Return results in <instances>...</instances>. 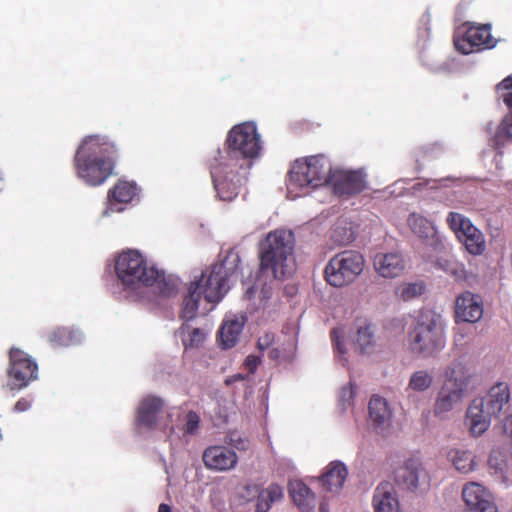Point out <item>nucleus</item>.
Returning <instances> with one entry per match:
<instances>
[{
    "mask_svg": "<svg viewBox=\"0 0 512 512\" xmlns=\"http://www.w3.org/2000/svg\"><path fill=\"white\" fill-rule=\"evenodd\" d=\"M31 407V401L28 399V398H20L15 406H14V411L15 412H24V411H27L29 408Z\"/></svg>",
    "mask_w": 512,
    "mask_h": 512,
    "instance_id": "nucleus-45",
    "label": "nucleus"
},
{
    "mask_svg": "<svg viewBox=\"0 0 512 512\" xmlns=\"http://www.w3.org/2000/svg\"><path fill=\"white\" fill-rule=\"evenodd\" d=\"M331 240L338 246H346L355 240L352 228L336 224L331 231Z\"/></svg>",
    "mask_w": 512,
    "mask_h": 512,
    "instance_id": "nucleus-38",
    "label": "nucleus"
},
{
    "mask_svg": "<svg viewBox=\"0 0 512 512\" xmlns=\"http://www.w3.org/2000/svg\"><path fill=\"white\" fill-rule=\"evenodd\" d=\"M365 258L356 250H344L328 261L324 269L326 282L336 288L352 284L364 271Z\"/></svg>",
    "mask_w": 512,
    "mask_h": 512,
    "instance_id": "nucleus-8",
    "label": "nucleus"
},
{
    "mask_svg": "<svg viewBox=\"0 0 512 512\" xmlns=\"http://www.w3.org/2000/svg\"><path fill=\"white\" fill-rule=\"evenodd\" d=\"M137 195V186L134 182L125 180H119L111 189L108 191V201L110 209L112 211H122L123 208H115L116 204H127L133 200Z\"/></svg>",
    "mask_w": 512,
    "mask_h": 512,
    "instance_id": "nucleus-27",
    "label": "nucleus"
},
{
    "mask_svg": "<svg viewBox=\"0 0 512 512\" xmlns=\"http://www.w3.org/2000/svg\"><path fill=\"white\" fill-rule=\"evenodd\" d=\"M234 445L238 450H246L247 449V441L243 439H238L237 441H234Z\"/></svg>",
    "mask_w": 512,
    "mask_h": 512,
    "instance_id": "nucleus-47",
    "label": "nucleus"
},
{
    "mask_svg": "<svg viewBox=\"0 0 512 512\" xmlns=\"http://www.w3.org/2000/svg\"><path fill=\"white\" fill-rule=\"evenodd\" d=\"M347 476L346 466L340 461H332L326 467L319 481L325 491L337 493L343 487Z\"/></svg>",
    "mask_w": 512,
    "mask_h": 512,
    "instance_id": "nucleus-25",
    "label": "nucleus"
},
{
    "mask_svg": "<svg viewBox=\"0 0 512 512\" xmlns=\"http://www.w3.org/2000/svg\"><path fill=\"white\" fill-rule=\"evenodd\" d=\"M405 261L400 253H376L373 257V268L382 278L393 279L400 277L405 270Z\"/></svg>",
    "mask_w": 512,
    "mask_h": 512,
    "instance_id": "nucleus-19",
    "label": "nucleus"
},
{
    "mask_svg": "<svg viewBox=\"0 0 512 512\" xmlns=\"http://www.w3.org/2000/svg\"><path fill=\"white\" fill-rule=\"evenodd\" d=\"M209 169L217 196L223 201H232L239 194L241 178L233 165H227L219 158L209 159Z\"/></svg>",
    "mask_w": 512,
    "mask_h": 512,
    "instance_id": "nucleus-9",
    "label": "nucleus"
},
{
    "mask_svg": "<svg viewBox=\"0 0 512 512\" xmlns=\"http://www.w3.org/2000/svg\"><path fill=\"white\" fill-rule=\"evenodd\" d=\"M239 264L238 253L231 251L222 261L202 273L196 282H200V291L207 302L217 303L223 298L230 288L228 283L238 272Z\"/></svg>",
    "mask_w": 512,
    "mask_h": 512,
    "instance_id": "nucleus-6",
    "label": "nucleus"
},
{
    "mask_svg": "<svg viewBox=\"0 0 512 512\" xmlns=\"http://www.w3.org/2000/svg\"><path fill=\"white\" fill-rule=\"evenodd\" d=\"M491 416L493 415L487 414L484 408L483 399L473 400L466 412V425L469 427L470 434L478 437L487 431L491 424Z\"/></svg>",
    "mask_w": 512,
    "mask_h": 512,
    "instance_id": "nucleus-20",
    "label": "nucleus"
},
{
    "mask_svg": "<svg viewBox=\"0 0 512 512\" xmlns=\"http://www.w3.org/2000/svg\"><path fill=\"white\" fill-rule=\"evenodd\" d=\"M186 328L188 329L189 327H188V326H182V327H181V333H182V334H184V332H185V329H186Z\"/></svg>",
    "mask_w": 512,
    "mask_h": 512,
    "instance_id": "nucleus-51",
    "label": "nucleus"
},
{
    "mask_svg": "<svg viewBox=\"0 0 512 512\" xmlns=\"http://www.w3.org/2000/svg\"><path fill=\"white\" fill-rule=\"evenodd\" d=\"M499 97L508 107L509 112L499 124L491 145L494 149L500 150L507 141H512V76L506 77L496 87Z\"/></svg>",
    "mask_w": 512,
    "mask_h": 512,
    "instance_id": "nucleus-14",
    "label": "nucleus"
},
{
    "mask_svg": "<svg viewBox=\"0 0 512 512\" xmlns=\"http://www.w3.org/2000/svg\"><path fill=\"white\" fill-rule=\"evenodd\" d=\"M424 291V286L420 283H405L396 289V294L402 300L408 301L420 296Z\"/></svg>",
    "mask_w": 512,
    "mask_h": 512,
    "instance_id": "nucleus-39",
    "label": "nucleus"
},
{
    "mask_svg": "<svg viewBox=\"0 0 512 512\" xmlns=\"http://www.w3.org/2000/svg\"><path fill=\"white\" fill-rule=\"evenodd\" d=\"M433 384V376L427 370H418L412 373L407 389L415 392H425Z\"/></svg>",
    "mask_w": 512,
    "mask_h": 512,
    "instance_id": "nucleus-36",
    "label": "nucleus"
},
{
    "mask_svg": "<svg viewBox=\"0 0 512 512\" xmlns=\"http://www.w3.org/2000/svg\"><path fill=\"white\" fill-rule=\"evenodd\" d=\"M294 246L292 231L276 229L269 232L259 245L260 270L271 271L275 279L290 275L294 267Z\"/></svg>",
    "mask_w": 512,
    "mask_h": 512,
    "instance_id": "nucleus-4",
    "label": "nucleus"
},
{
    "mask_svg": "<svg viewBox=\"0 0 512 512\" xmlns=\"http://www.w3.org/2000/svg\"><path fill=\"white\" fill-rule=\"evenodd\" d=\"M375 512H400L399 501L394 486L389 482L380 483L373 495Z\"/></svg>",
    "mask_w": 512,
    "mask_h": 512,
    "instance_id": "nucleus-24",
    "label": "nucleus"
},
{
    "mask_svg": "<svg viewBox=\"0 0 512 512\" xmlns=\"http://www.w3.org/2000/svg\"><path fill=\"white\" fill-rule=\"evenodd\" d=\"M342 393H343V395H346L348 393L350 398H352V396H353V385L350 384L349 387H344L343 390H342Z\"/></svg>",
    "mask_w": 512,
    "mask_h": 512,
    "instance_id": "nucleus-49",
    "label": "nucleus"
},
{
    "mask_svg": "<svg viewBox=\"0 0 512 512\" xmlns=\"http://www.w3.org/2000/svg\"><path fill=\"white\" fill-rule=\"evenodd\" d=\"M118 154V146L107 136L88 135L75 152V173L87 185L100 186L113 174Z\"/></svg>",
    "mask_w": 512,
    "mask_h": 512,
    "instance_id": "nucleus-1",
    "label": "nucleus"
},
{
    "mask_svg": "<svg viewBox=\"0 0 512 512\" xmlns=\"http://www.w3.org/2000/svg\"><path fill=\"white\" fill-rule=\"evenodd\" d=\"M355 344L361 353L369 352L375 344L373 325L367 320H360L357 324Z\"/></svg>",
    "mask_w": 512,
    "mask_h": 512,
    "instance_id": "nucleus-33",
    "label": "nucleus"
},
{
    "mask_svg": "<svg viewBox=\"0 0 512 512\" xmlns=\"http://www.w3.org/2000/svg\"><path fill=\"white\" fill-rule=\"evenodd\" d=\"M454 312L456 322H478L484 312L481 296L470 291L461 293L456 297Z\"/></svg>",
    "mask_w": 512,
    "mask_h": 512,
    "instance_id": "nucleus-17",
    "label": "nucleus"
},
{
    "mask_svg": "<svg viewBox=\"0 0 512 512\" xmlns=\"http://www.w3.org/2000/svg\"><path fill=\"white\" fill-rule=\"evenodd\" d=\"M408 341L413 353L424 358L436 356L446 346L442 316L431 309L421 310L410 327Z\"/></svg>",
    "mask_w": 512,
    "mask_h": 512,
    "instance_id": "nucleus-5",
    "label": "nucleus"
},
{
    "mask_svg": "<svg viewBox=\"0 0 512 512\" xmlns=\"http://www.w3.org/2000/svg\"><path fill=\"white\" fill-rule=\"evenodd\" d=\"M283 497V489L280 485L272 483L266 489H261V499L256 504V512H267L271 504Z\"/></svg>",
    "mask_w": 512,
    "mask_h": 512,
    "instance_id": "nucleus-35",
    "label": "nucleus"
},
{
    "mask_svg": "<svg viewBox=\"0 0 512 512\" xmlns=\"http://www.w3.org/2000/svg\"><path fill=\"white\" fill-rule=\"evenodd\" d=\"M456 470L467 474L474 470L475 460L472 452L468 450L451 449L447 455Z\"/></svg>",
    "mask_w": 512,
    "mask_h": 512,
    "instance_id": "nucleus-34",
    "label": "nucleus"
},
{
    "mask_svg": "<svg viewBox=\"0 0 512 512\" xmlns=\"http://www.w3.org/2000/svg\"><path fill=\"white\" fill-rule=\"evenodd\" d=\"M158 512H172V509L168 504L162 503L158 507Z\"/></svg>",
    "mask_w": 512,
    "mask_h": 512,
    "instance_id": "nucleus-48",
    "label": "nucleus"
},
{
    "mask_svg": "<svg viewBox=\"0 0 512 512\" xmlns=\"http://www.w3.org/2000/svg\"><path fill=\"white\" fill-rule=\"evenodd\" d=\"M509 399L510 391L507 384L498 383L494 385L483 400L487 414L497 416L502 411L503 406L509 402Z\"/></svg>",
    "mask_w": 512,
    "mask_h": 512,
    "instance_id": "nucleus-29",
    "label": "nucleus"
},
{
    "mask_svg": "<svg viewBox=\"0 0 512 512\" xmlns=\"http://www.w3.org/2000/svg\"><path fill=\"white\" fill-rule=\"evenodd\" d=\"M330 337L337 352L340 354H345L346 350L344 348V338L340 335V331L336 328L332 329L330 332Z\"/></svg>",
    "mask_w": 512,
    "mask_h": 512,
    "instance_id": "nucleus-43",
    "label": "nucleus"
},
{
    "mask_svg": "<svg viewBox=\"0 0 512 512\" xmlns=\"http://www.w3.org/2000/svg\"><path fill=\"white\" fill-rule=\"evenodd\" d=\"M244 326L237 318L225 320L219 330V343L224 349L235 346Z\"/></svg>",
    "mask_w": 512,
    "mask_h": 512,
    "instance_id": "nucleus-31",
    "label": "nucleus"
},
{
    "mask_svg": "<svg viewBox=\"0 0 512 512\" xmlns=\"http://www.w3.org/2000/svg\"><path fill=\"white\" fill-rule=\"evenodd\" d=\"M408 224L413 233L420 238H428L433 232L432 223L427 218L416 213L409 215Z\"/></svg>",
    "mask_w": 512,
    "mask_h": 512,
    "instance_id": "nucleus-37",
    "label": "nucleus"
},
{
    "mask_svg": "<svg viewBox=\"0 0 512 512\" xmlns=\"http://www.w3.org/2000/svg\"><path fill=\"white\" fill-rule=\"evenodd\" d=\"M238 496L243 502H250L255 499L258 502L261 499V486L255 483L245 484L239 489Z\"/></svg>",
    "mask_w": 512,
    "mask_h": 512,
    "instance_id": "nucleus-40",
    "label": "nucleus"
},
{
    "mask_svg": "<svg viewBox=\"0 0 512 512\" xmlns=\"http://www.w3.org/2000/svg\"><path fill=\"white\" fill-rule=\"evenodd\" d=\"M444 376V384L453 388H461L465 393L474 377V372L462 361L455 360L446 367Z\"/></svg>",
    "mask_w": 512,
    "mask_h": 512,
    "instance_id": "nucleus-23",
    "label": "nucleus"
},
{
    "mask_svg": "<svg viewBox=\"0 0 512 512\" xmlns=\"http://www.w3.org/2000/svg\"><path fill=\"white\" fill-rule=\"evenodd\" d=\"M461 496L467 507L465 512H498L491 493L478 482L464 484Z\"/></svg>",
    "mask_w": 512,
    "mask_h": 512,
    "instance_id": "nucleus-15",
    "label": "nucleus"
},
{
    "mask_svg": "<svg viewBox=\"0 0 512 512\" xmlns=\"http://www.w3.org/2000/svg\"><path fill=\"white\" fill-rule=\"evenodd\" d=\"M200 282H191L188 293L183 299L180 318L185 321L193 320L197 316L199 302L202 295Z\"/></svg>",
    "mask_w": 512,
    "mask_h": 512,
    "instance_id": "nucleus-30",
    "label": "nucleus"
},
{
    "mask_svg": "<svg viewBox=\"0 0 512 512\" xmlns=\"http://www.w3.org/2000/svg\"><path fill=\"white\" fill-rule=\"evenodd\" d=\"M464 395L461 388H453L443 383L434 402V415L440 417L452 411L462 402Z\"/></svg>",
    "mask_w": 512,
    "mask_h": 512,
    "instance_id": "nucleus-22",
    "label": "nucleus"
},
{
    "mask_svg": "<svg viewBox=\"0 0 512 512\" xmlns=\"http://www.w3.org/2000/svg\"><path fill=\"white\" fill-rule=\"evenodd\" d=\"M447 223L468 253L475 256L483 254L486 249L484 235L468 218L460 213L450 212Z\"/></svg>",
    "mask_w": 512,
    "mask_h": 512,
    "instance_id": "nucleus-11",
    "label": "nucleus"
},
{
    "mask_svg": "<svg viewBox=\"0 0 512 512\" xmlns=\"http://www.w3.org/2000/svg\"><path fill=\"white\" fill-rule=\"evenodd\" d=\"M319 511H320V512H328V511H327L326 504H325L324 502H321V503H320Z\"/></svg>",
    "mask_w": 512,
    "mask_h": 512,
    "instance_id": "nucleus-50",
    "label": "nucleus"
},
{
    "mask_svg": "<svg viewBox=\"0 0 512 512\" xmlns=\"http://www.w3.org/2000/svg\"><path fill=\"white\" fill-rule=\"evenodd\" d=\"M369 415L376 425H384L390 421L392 413L387 401L378 395H374L369 402Z\"/></svg>",
    "mask_w": 512,
    "mask_h": 512,
    "instance_id": "nucleus-32",
    "label": "nucleus"
},
{
    "mask_svg": "<svg viewBox=\"0 0 512 512\" xmlns=\"http://www.w3.org/2000/svg\"><path fill=\"white\" fill-rule=\"evenodd\" d=\"M205 340V333L199 329H192L186 337H182L183 345L186 349L199 347Z\"/></svg>",
    "mask_w": 512,
    "mask_h": 512,
    "instance_id": "nucleus-41",
    "label": "nucleus"
},
{
    "mask_svg": "<svg viewBox=\"0 0 512 512\" xmlns=\"http://www.w3.org/2000/svg\"><path fill=\"white\" fill-rule=\"evenodd\" d=\"M289 493L295 505L302 512H312L316 506V496L302 481L295 480L289 484Z\"/></svg>",
    "mask_w": 512,
    "mask_h": 512,
    "instance_id": "nucleus-26",
    "label": "nucleus"
},
{
    "mask_svg": "<svg viewBox=\"0 0 512 512\" xmlns=\"http://www.w3.org/2000/svg\"><path fill=\"white\" fill-rule=\"evenodd\" d=\"M200 417L194 411H189L186 416V423L184 426V432L189 435H194L199 429Z\"/></svg>",
    "mask_w": 512,
    "mask_h": 512,
    "instance_id": "nucleus-42",
    "label": "nucleus"
},
{
    "mask_svg": "<svg viewBox=\"0 0 512 512\" xmlns=\"http://www.w3.org/2000/svg\"><path fill=\"white\" fill-rule=\"evenodd\" d=\"M260 362H261V360L258 356L249 355L245 359L244 364L250 373H254L256 371L258 365L260 364Z\"/></svg>",
    "mask_w": 512,
    "mask_h": 512,
    "instance_id": "nucleus-44",
    "label": "nucleus"
},
{
    "mask_svg": "<svg viewBox=\"0 0 512 512\" xmlns=\"http://www.w3.org/2000/svg\"><path fill=\"white\" fill-rule=\"evenodd\" d=\"M331 167V161L324 155L297 159L289 171L288 186L291 188L314 189L327 185Z\"/></svg>",
    "mask_w": 512,
    "mask_h": 512,
    "instance_id": "nucleus-7",
    "label": "nucleus"
},
{
    "mask_svg": "<svg viewBox=\"0 0 512 512\" xmlns=\"http://www.w3.org/2000/svg\"><path fill=\"white\" fill-rule=\"evenodd\" d=\"M426 478L422 463L418 458L411 457L407 459L402 466L395 472L397 484L409 491H416L420 481Z\"/></svg>",
    "mask_w": 512,
    "mask_h": 512,
    "instance_id": "nucleus-18",
    "label": "nucleus"
},
{
    "mask_svg": "<svg viewBox=\"0 0 512 512\" xmlns=\"http://www.w3.org/2000/svg\"><path fill=\"white\" fill-rule=\"evenodd\" d=\"M7 375V386L11 390H22L37 379L38 365L26 352L13 347L9 351Z\"/></svg>",
    "mask_w": 512,
    "mask_h": 512,
    "instance_id": "nucleus-10",
    "label": "nucleus"
},
{
    "mask_svg": "<svg viewBox=\"0 0 512 512\" xmlns=\"http://www.w3.org/2000/svg\"><path fill=\"white\" fill-rule=\"evenodd\" d=\"M455 47L463 54H470L495 47L496 40L491 35L489 24L469 25L462 37L455 39Z\"/></svg>",
    "mask_w": 512,
    "mask_h": 512,
    "instance_id": "nucleus-13",
    "label": "nucleus"
},
{
    "mask_svg": "<svg viewBox=\"0 0 512 512\" xmlns=\"http://www.w3.org/2000/svg\"><path fill=\"white\" fill-rule=\"evenodd\" d=\"M202 460L207 469L217 472L232 470L238 464L236 452L224 445L207 447L202 454Z\"/></svg>",
    "mask_w": 512,
    "mask_h": 512,
    "instance_id": "nucleus-16",
    "label": "nucleus"
},
{
    "mask_svg": "<svg viewBox=\"0 0 512 512\" xmlns=\"http://www.w3.org/2000/svg\"><path fill=\"white\" fill-rule=\"evenodd\" d=\"M164 407V401L157 396L148 395L142 399L137 409L136 421L140 426L152 429L157 423L158 414Z\"/></svg>",
    "mask_w": 512,
    "mask_h": 512,
    "instance_id": "nucleus-21",
    "label": "nucleus"
},
{
    "mask_svg": "<svg viewBox=\"0 0 512 512\" xmlns=\"http://www.w3.org/2000/svg\"><path fill=\"white\" fill-rule=\"evenodd\" d=\"M273 341V335L270 333H266L264 336L260 337L258 340V347L261 350L268 348Z\"/></svg>",
    "mask_w": 512,
    "mask_h": 512,
    "instance_id": "nucleus-46",
    "label": "nucleus"
},
{
    "mask_svg": "<svg viewBox=\"0 0 512 512\" xmlns=\"http://www.w3.org/2000/svg\"><path fill=\"white\" fill-rule=\"evenodd\" d=\"M47 340L55 348L71 347L81 344L82 333L73 327H56L47 335Z\"/></svg>",
    "mask_w": 512,
    "mask_h": 512,
    "instance_id": "nucleus-28",
    "label": "nucleus"
},
{
    "mask_svg": "<svg viewBox=\"0 0 512 512\" xmlns=\"http://www.w3.org/2000/svg\"><path fill=\"white\" fill-rule=\"evenodd\" d=\"M366 175L358 170H344L331 167L328 186L338 196L359 194L366 188Z\"/></svg>",
    "mask_w": 512,
    "mask_h": 512,
    "instance_id": "nucleus-12",
    "label": "nucleus"
},
{
    "mask_svg": "<svg viewBox=\"0 0 512 512\" xmlns=\"http://www.w3.org/2000/svg\"><path fill=\"white\" fill-rule=\"evenodd\" d=\"M225 149H217L212 157L225 161L227 165L249 170L252 160L259 156L261 150L260 135L252 122L233 126L227 134Z\"/></svg>",
    "mask_w": 512,
    "mask_h": 512,
    "instance_id": "nucleus-3",
    "label": "nucleus"
},
{
    "mask_svg": "<svg viewBox=\"0 0 512 512\" xmlns=\"http://www.w3.org/2000/svg\"><path fill=\"white\" fill-rule=\"evenodd\" d=\"M115 272L125 290L154 287L159 295L169 297L177 289L175 281L164 271L149 265L138 250L122 251L115 261Z\"/></svg>",
    "mask_w": 512,
    "mask_h": 512,
    "instance_id": "nucleus-2",
    "label": "nucleus"
}]
</instances>
